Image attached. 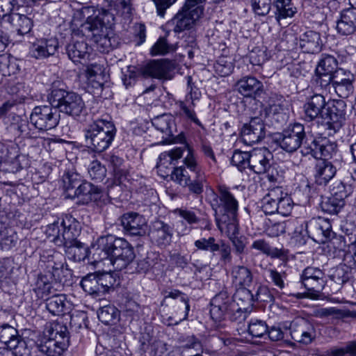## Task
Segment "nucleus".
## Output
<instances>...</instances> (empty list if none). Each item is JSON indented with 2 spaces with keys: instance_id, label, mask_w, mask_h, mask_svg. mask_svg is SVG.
<instances>
[{
  "instance_id": "1",
  "label": "nucleus",
  "mask_w": 356,
  "mask_h": 356,
  "mask_svg": "<svg viewBox=\"0 0 356 356\" xmlns=\"http://www.w3.org/2000/svg\"><path fill=\"white\" fill-rule=\"evenodd\" d=\"M92 249L95 262L108 260L116 270L126 268L135 258L134 248L129 243L113 235L99 238L96 247Z\"/></svg>"
},
{
  "instance_id": "2",
  "label": "nucleus",
  "mask_w": 356,
  "mask_h": 356,
  "mask_svg": "<svg viewBox=\"0 0 356 356\" xmlns=\"http://www.w3.org/2000/svg\"><path fill=\"white\" fill-rule=\"evenodd\" d=\"M116 128L111 118H99L90 124L84 131L86 144L95 152H102L111 145Z\"/></svg>"
},
{
  "instance_id": "3",
  "label": "nucleus",
  "mask_w": 356,
  "mask_h": 356,
  "mask_svg": "<svg viewBox=\"0 0 356 356\" xmlns=\"http://www.w3.org/2000/svg\"><path fill=\"white\" fill-rule=\"evenodd\" d=\"M50 104L59 112L77 119L86 114V107L81 96L63 88H53L48 96Z\"/></svg>"
},
{
  "instance_id": "4",
  "label": "nucleus",
  "mask_w": 356,
  "mask_h": 356,
  "mask_svg": "<svg viewBox=\"0 0 356 356\" xmlns=\"http://www.w3.org/2000/svg\"><path fill=\"white\" fill-rule=\"evenodd\" d=\"M46 234L56 245L66 248L79 241V224L75 218L66 216L60 222L58 220L49 225Z\"/></svg>"
},
{
  "instance_id": "5",
  "label": "nucleus",
  "mask_w": 356,
  "mask_h": 356,
  "mask_svg": "<svg viewBox=\"0 0 356 356\" xmlns=\"http://www.w3.org/2000/svg\"><path fill=\"white\" fill-rule=\"evenodd\" d=\"M209 202L216 217L225 215L233 218L235 215H238V202L230 188L224 185L219 186L217 191L212 193Z\"/></svg>"
},
{
  "instance_id": "6",
  "label": "nucleus",
  "mask_w": 356,
  "mask_h": 356,
  "mask_svg": "<svg viewBox=\"0 0 356 356\" xmlns=\"http://www.w3.org/2000/svg\"><path fill=\"white\" fill-rule=\"evenodd\" d=\"M261 204V210L266 215L277 213L287 216L291 213L293 207L291 198L278 187L270 189L262 198Z\"/></svg>"
},
{
  "instance_id": "7",
  "label": "nucleus",
  "mask_w": 356,
  "mask_h": 356,
  "mask_svg": "<svg viewBox=\"0 0 356 356\" xmlns=\"http://www.w3.org/2000/svg\"><path fill=\"white\" fill-rule=\"evenodd\" d=\"M300 279L307 292L297 293L293 296L298 299H318L326 283L324 273L318 268L309 266L302 271Z\"/></svg>"
},
{
  "instance_id": "8",
  "label": "nucleus",
  "mask_w": 356,
  "mask_h": 356,
  "mask_svg": "<svg viewBox=\"0 0 356 356\" xmlns=\"http://www.w3.org/2000/svg\"><path fill=\"white\" fill-rule=\"evenodd\" d=\"M306 137L304 125L300 123L290 124L275 138L277 144L289 153L296 152L300 147Z\"/></svg>"
},
{
  "instance_id": "9",
  "label": "nucleus",
  "mask_w": 356,
  "mask_h": 356,
  "mask_svg": "<svg viewBox=\"0 0 356 356\" xmlns=\"http://www.w3.org/2000/svg\"><path fill=\"white\" fill-rule=\"evenodd\" d=\"M59 120L60 115L51 104L35 106L30 115L31 123L40 131L54 129Z\"/></svg>"
},
{
  "instance_id": "10",
  "label": "nucleus",
  "mask_w": 356,
  "mask_h": 356,
  "mask_svg": "<svg viewBox=\"0 0 356 356\" xmlns=\"http://www.w3.org/2000/svg\"><path fill=\"white\" fill-rule=\"evenodd\" d=\"M289 330L291 338L304 345L312 343L317 337L315 325L303 318H297L291 321Z\"/></svg>"
},
{
  "instance_id": "11",
  "label": "nucleus",
  "mask_w": 356,
  "mask_h": 356,
  "mask_svg": "<svg viewBox=\"0 0 356 356\" xmlns=\"http://www.w3.org/2000/svg\"><path fill=\"white\" fill-rule=\"evenodd\" d=\"M346 104L342 100H336L327 110V118L323 125L327 135H334L343 127L346 120Z\"/></svg>"
},
{
  "instance_id": "12",
  "label": "nucleus",
  "mask_w": 356,
  "mask_h": 356,
  "mask_svg": "<svg viewBox=\"0 0 356 356\" xmlns=\"http://www.w3.org/2000/svg\"><path fill=\"white\" fill-rule=\"evenodd\" d=\"M120 223L125 234L130 236H142L147 232L145 218L136 212H127L120 217Z\"/></svg>"
},
{
  "instance_id": "13",
  "label": "nucleus",
  "mask_w": 356,
  "mask_h": 356,
  "mask_svg": "<svg viewBox=\"0 0 356 356\" xmlns=\"http://www.w3.org/2000/svg\"><path fill=\"white\" fill-rule=\"evenodd\" d=\"M307 224L309 236L316 242L325 243L334 236L330 222L324 218H312Z\"/></svg>"
},
{
  "instance_id": "14",
  "label": "nucleus",
  "mask_w": 356,
  "mask_h": 356,
  "mask_svg": "<svg viewBox=\"0 0 356 356\" xmlns=\"http://www.w3.org/2000/svg\"><path fill=\"white\" fill-rule=\"evenodd\" d=\"M202 14L200 9L185 8L182 7L177 15L168 23V26H173L175 33H181L190 29L193 24L201 17Z\"/></svg>"
},
{
  "instance_id": "15",
  "label": "nucleus",
  "mask_w": 356,
  "mask_h": 356,
  "mask_svg": "<svg viewBox=\"0 0 356 356\" xmlns=\"http://www.w3.org/2000/svg\"><path fill=\"white\" fill-rule=\"evenodd\" d=\"M244 143L252 145L261 141L265 137V126L259 118H254L248 123L244 124L241 131Z\"/></svg>"
},
{
  "instance_id": "16",
  "label": "nucleus",
  "mask_w": 356,
  "mask_h": 356,
  "mask_svg": "<svg viewBox=\"0 0 356 356\" xmlns=\"http://www.w3.org/2000/svg\"><path fill=\"white\" fill-rule=\"evenodd\" d=\"M111 187V185L108 184L107 195H104L102 188L98 186H95L92 183L85 181L79 184L76 188L74 195L79 198L83 204H88L90 202H105Z\"/></svg>"
},
{
  "instance_id": "17",
  "label": "nucleus",
  "mask_w": 356,
  "mask_h": 356,
  "mask_svg": "<svg viewBox=\"0 0 356 356\" xmlns=\"http://www.w3.org/2000/svg\"><path fill=\"white\" fill-rule=\"evenodd\" d=\"M273 154L266 148H261L251 151L249 161V170L255 174H264L270 169Z\"/></svg>"
},
{
  "instance_id": "18",
  "label": "nucleus",
  "mask_w": 356,
  "mask_h": 356,
  "mask_svg": "<svg viewBox=\"0 0 356 356\" xmlns=\"http://www.w3.org/2000/svg\"><path fill=\"white\" fill-rule=\"evenodd\" d=\"M234 87L235 90L244 97L255 99L264 92L263 83L251 75L242 76L236 82Z\"/></svg>"
},
{
  "instance_id": "19",
  "label": "nucleus",
  "mask_w": 356,
  "mask_h": 356,
  "mask_svg": "<svg viewBox=\"0 0 356 356\" xmlns=\"http://www.w3.org/2000/svg\"><path fill=\"white\" fill-rule=\"evenodd\" d=\"M171 62L167 60H153L141 68V74L145 77L170 80L172 79Z\"/></svg>"
},
{
  "instance_id": "20",
  "label": "nucleus",
  "mask_w": 356,
  "mask_h": 356,
  "mask_svg": "<svg viewBox=\"0 0 356 356\" xmlns=\"http://www.w3.org/2000/svg\"><path fill=\"white\" fill-rule=\"evenodd\" d=\"M36 348L47 356H60L68 347L66 342L57 339L48 337L46 334L41 335L37 332Z\"/></svg>"
},
{
  "instance_id": "21",
  "label": "nucleus",
  "mask_w": 356,
  "mask_h": 356,
  "mask_svg": "<svg viewBox=\"0 0 356 356\" xmlns=\"http://www.w3.org/2000/svg\"><path fill=\"white\" fill-rule=\"evenodd\" d=\"M68 58L74 63L84 64L90 56V48L83 39L72 38L65 47Z\"/></svg>"
},
{
  "instance_id": "22",
  "label": "nucleus",
  "mask_w": 356,
  "mask_h": 356,
  "mask_svg": "<svg viewBox=\"0 0 356 356\" xmlns=\"http://www.w3.org/2000/svg\"><path fill=\"white\" fill-rule=\"evenodd\" d=\"M151 238L158 246L165 248L172 241L173 228L161 220H155L151 228Z\"/></svg>"
},
{
  "instance_id": "23",
  "label": "nucleus",
  "mask_w": 356,
  "mask_h": 356,
  "mask_svg": "<svg viewBox=\"0 0 356 356\" xmlns=\"http://www.w3.org/2000/svg\"><path fill=\"white\" fill-rule=\"evenodd\" d=\"M184 152L182 147H176L170 151L164 152L159 155L156 164L158 172L162 177H168L173 170L175 162L181 158Z\"/></svg>"
},
{
  "instance_id": "24",
  "label": "nucleus",
  "mask_w": 356,
  "mask_h": 356,
  "mask_svg": "<svg viewBox=\"0 0 356 356\" xmlns=\"http://www.w3.org/2000/svg\"><path fill=\"white\" fill-rule=\"evenodd\" d=\"M326 106L325 97L321 94H315L307 99L304 104V119L311 122L322 115Z\"/></svg>"
},
{
  "instance_id": "25",
  "label": "nucleus",
  "mask_w": 356,
  "mask_h": 356,
  "mask_svg": "<svg viewBox=\"0 0 356 356\" xmlns=\"http://www.w3.org/2000/svg\"><path fill=\"white\" fill-rule=\"evenodd\" d=\"M337 30L343 35H350L356 32V7L351 6L341 11L337 22Z\"/></svg>"
},
{
  "instance_id": "26",
  "label": "nucleus",
  "mask_w": 356,
  "mask_h": 356,
  "mask_svg": "<svg viewBox=\"0 0 356 356\" xmlns=\"http://www.w3.org/2000/svg\"><path fill=\"white\" fill-rule=\"evenodd\" d=\"M58 47V42L56 38L42 39L33 43L31 49V55L36 59H42L54 55Z\"/></svg>"
},
{
  "instance_id": "27",
  "label": "nucleus",
  "mask_w": 356,
  "mask_h": 356,
  "mask_svg": "<svg viewBox=\"0 0 356 356\" xmlns=\"http://www.w3.org/2000/svg\"><path fill=\"white\" fill-rule=\"evenodd\" d=\"M314 170L315 181L318 185H326L337 172L336 167L326 159L318 160Z\"/></svg>"
},
{
  "instance_id": "28",
  "label": "nucleus",
  "mask_w": 356,
  "mask_h": 356,
  "mask_svg": "<svg viewBox=\"0 0 356 356\" xmlns=\"http://www.w3.org/2000/svg\"><path fill=\"white\" fill-rule=\"evenodd\" d=\"M299 46L303 52L316 54L321 50L322 40L318 33L307 31L300 36Z\"/></svg>"
},
{
  "instance_id": "29",
  "label": "nucleus",
  "mask_w": 356,
  "mask_h": 356,
  "mask_svg": "<svg viewBox=\"0 0 356 356\" xmlns=\"http://www.w3.org/2000/svg\"><path fill=\"white\" fill-rule=\"evenodd\" d=\"M229 304L226 291H221L215 296L211 302L210 314L211 318L215 321L222 319L229 312Z\"/></svg>"
},
{
  "instance_id": "30",
  "label": "nucleus",
  "mask_w": 356,
  "mask_h": 356,
  "mask_svg": "<svg viewBox=\"0 0 356 356\" xmlns=\"http://www.w3.org/2000/svg\"><path fill=\"white\" fill-rule=\"evenodd\" d=\"M232 284L236 288L249 287L253 281L252 270L247 266L236 265L231 270Z\"/></svg>"
},
{
  "instance_id": "31",
  "label": "nucleus",
  "mask_w": 356,
  "mask_h": 356,
  "mask_svg": "<svg viewBox=\"0 0 356 356\" xmlns=\"http://www.w3.org/2000/svg\"><path fill=\"white\" fill-rule=\"evenodd\" d=\"M289 223H291L289 230L293 229V231L289 233L292 243L299 246L305 245L308 238H310L307 221L295 219L290 220Z\"/></svg>"
},
{
  "instance_id": "32",
  "label": "nucleus",
  "mask_w": 356,
  "mask_h": 356,
  "mask_svg": "<svg viewBox=\"0 0 356 356\" xmlns=\"http://www.w3.org/2000/svg\"><path fill=\"white\" fill-rule=\"evenodd\" d=\"M37 332H33L30 333L29 337L23 339L21 337L17 340L15 347H10L9 350H11L13 356H31L32 349L36 348Z\"/></svg>"
},
{
  "instance_id": "33",
  "label": "nucleus",
  "mask_w": 356,
  "mask_h": 356,
  "mask_svg": "<svg viewBox=\"0 0 356 356\" xmlns=\"http://www.w3.org/2000/svg\"><path fill=\"white\" fill-rule=\"evenodd\" d=\"M291 1L273 0L272 6L274 9V17L277 22H280L282 19L293 17L297 13V9Z\"/></svg>"
},
{
  "instance_id": "34",
  "label": "nucleus",
  "mask_w": 356,
  "mask_h": 356,
  "mask_svg": "<svg viewBox=\"0 0 356 356\" xmlns=\"http://www.w3.org/2000/svg\"><path fill=\"white\" fill-rule=\"evenodd\" d=\"M67 298L64 294H56L46 298V308L54 316H63L67 312Z\"/></svg>"
},
{
  "instance_id": "35",
  "label": "nucleus",
  "mask_w": 356,
  "mask_h": 356,
  "mask_svg": "<svg viewBox=\"0 0 356 356\" xmlns=\"http://www.w3.org/2000/svg\"><path fill=\"white\" fill-rule=\"evenodd\" d=\"M227 299L229 303L234 302L238 307H243V309L251 310V308L255 301L254 296L248 287L237 288L232 298L229 297Z\"/></svg>"
},
{
  "instance_id": "36",
  "label": "nucleus",
  "mask_w": 356,
  "mask_h": 356,
  "mask_svg": "<svg viewBox=\"0 0 356 356\" xmlns=\"http://www.w3.org/2000/svg\"><path fill=\"white\" fill-rule=\"evenodd\" d=\"M7 22L12 25L18 34L22 35L29 33L33 25L31 19L17 13L9 15Z\"/></svg>"
},
{
  "instance_id": "37",
  "label": "nucleus",
  "mask_w": 356,
  "mask_h": 356,
  "mask_svg": "<svg viewBox=\"0 0 356 356\" xmlns=\"http://www.w3.org/2000/svg\"><path fill=\"white\" fill-rule=\"evenodd\" d=\"M107 29V26L98 16L88 17L86 22L81 26V31L91 38L100 33L105 32Z\"/></svg>"
},
{
  "instance_id": "38",
  "label": "nucleus",
  "mask_w": 356,
  "mask_h": 356,
  "mask_svg": "<svg viewBox=\"0 0 356 356\" xmlns=\"http://www.w3.org/2000/svg\"><path fill=\"white\" fill-rule=\"evenodd\" d=\"M106 160L108 163L109 167L113 169L115 180V184H120L124 179H126V171L123 168V159L115 154H108Z\"/></svg>"
},
{
  "instance_id": "39",
  "label": "nucleus",
  "mask_w": 356,
  "mask_h": 356,
  "mask_svg": "<svg viewBox=\"0 0 356 356\" xmlns=\"http://www.w3.org/2000/svg\"><path fill=\"white\" fill-rule=\"evenodd\" d=\"M92 40L95 43L97 49L102 53H108L116 46V39L110 35L108 29L96 35Z\"/></svg>"
},
{
  "instance_id": "40",
  "label": "nucleus",
  "mask_w": 356,
  "mask_h": 356,
  "mask_svg": "<svg viewBox=\"0 0 356 356\" xmlns=\"http://www.w3.org/2000/svg\"><path fill=\"white\" fill-rule=\"evenodd\" d=\"M152 124L155 129L165 134L166 136L173 134L175 120L171 115L165 113L156 116L152 120Z\"/></svg>"
},
{
  "instance_id": "41",
  "label": "nucleus",
  "mask_w": 356,
  "mask_h": 356,
  "mask_svg": "<svg viewBox=\"0 0 356 356\" xmlns=\"http://www.w3.org/2000/svg\"><path fill=\"white\" fill-rule=\"evenodd\" d=\"M20 337L14 327L8 324H3L0 327V341L4 343L8 349L10 347H15Z\"/></svg>"
},
{
  "instance_id": "42",
  "label": "nucleus",
  "mask_w": 356,
  "mask_h": 356,
  "mask_svg": "<svg viewBox=\"0 0 356 356\" xmlns=\"http://www.w3.org/2000/svg\"><path fill=\"white\" fill-rule=\"evenodd\" d=\"M81 286L86 293L94 298L102 296L97 274L86 275L81 280Z\"/></svg>"
},
{
  "instance_id": "43",
  "label": "nucleus",
  "mask_w": 356,
  "mask_h": 356,
  "mask_svg": "<svg viewBox=\"0 0 356 356\" xmlns=\"http://www.w3.org/2000/svg\"><path fill=\"white\" fill-rule=\"evenodd\" d=\"M46 335L52 339H57L60 341L66 342V345H69V332L66 325L58 322L51 323L47 327L44 332Z\"/></svg>"
},
{
  "instance_id": "44",
  "label": "nucleus",
  "mask_w": 356,
  "mask_h": 356,
  "mask_svg": "<svg viewBox=\"0 0 356 356\" xmlns=\"http://www.w3.org/2000/svg\"><path fill=\"white\" fill-rule=\"evenodd\" d=\"M65 248L68 258L74 261H83L88 257V248L84 243L80 241H77L74 244H72V245Z\"/></svg>"
},
{
  "instance_id": "45",
  "label": "nucleus",
  "mask_w": 356,
  "mask_h": 356,
  "mask_svg": "<svg viewBox=\"0 0 356 356\" xmlns=\"http://www.w3.org/2000/svg\"><path fill=\"white\" fill-rule=\"evenodd\" d=\"M348 264H339L330 271V277L335 283L342 285L346 283L351 277V268Z\"/></svg>"
},
{
  "instance_id": "46",
  "label": "nucleus",
  "mask_w": 356,
  "mask_h": 356,
  "mask_svg": "<svg viewBox=\"0 0 356 356\" xmlns=\"http://www.w3.org/2000/svg\"><path fill=\"white\" fill-rule=\"evenodd\" d=\"M99 320L105 325L115 323L120 317L119 310L113 305H106L97 313Z\"/></svg>"
},
{
  "instance_id": "47",
  "label": "nucleus",
  "mask_w": 356,
  "mask_h": 356,
  "mask_svg": "<svg viewBox=\"0 0 356 356\" xmlns=\"http://www.w3.org/2000/svg\"><path fill=\"white\" fill-rule=\"evenodd\" d=\"M237 216L235 215L234 218L222 215L220 217H216L218 226L220 229H226L227 236L231 238V236H236L238 233V222Z\"/></svg>"
},
{
  "instance_id": "48",
  "label": "nucleus",
  "mask_w": 356,
  "mask_h": 356,
  "mask_svg": "<svg viewBox=\"0 0 356 356\" xmlns=\"http://www.w3.org/2000/svg\"><path fill=\"white\" fill-rule=\"evenodd\" d=\"M19 70V65L14 57L7 54L0 55V72L3 76L15 74Z\"/></svg>"
},
{
  "instance_id": "49",
  "label": "nucleus",
  "mask_w": 356,
  "mask_h": 356,
  "mask_svg": "<svg viewBox=\"0 0 356 356\" xmlns=\"http://www.w3.org/2000/svg\"><path fill=\"white\" fill-rule=\"evenodd\" d=\"M344 205L345 202L330 196L323 199L321 203V208L325 213L335 215L340 212Z\"/></svg>"
},
{
  "instance_id": "50",
  "label": "nucleus",
  "mask_w": 356,
  "mask_h": 356,
  "mask_svg": "<svg viewBox=\"0 0 356 356\" xmlns=\"http://www.w3.org/2000/svg\"><path fill=\"white\" fill-rule=\"evenodd\" d=\"M206 181L204 173L199 172L197 175H195L194 177L188 179L187 184H185L184 186H187L190 193L197 196L203 193Z\"/></svg>"
},
{
  "instance_id": "51",
  "label": "nucleus",
  "mask_w": 356,
  "mask_h": 356,
  "mask_svg": "<svg viewBox=\"0 0 356 356\" xmlns=\"http://www.w3.org/2000/svg\"><path fill=\"white\" fill-rule=\"evenodd\" d=\"M106 168L100 161L94 160L88 167L90 178L96 183L102 182L106 176Z\"/></svg>"
},
{
  "instance_id": "52",
  "label": "nucleus",
  "mask_w": 356,
  "mask_h": 356,
  "mask_svg": "<svg viewBox=\"0 0 356 356\" xmlns=\"http://www.w3.org/2000/svg\"><path fill=\"white\" fill-rule=\"evenodd\" d=\"M316 69L324 72L334 74L338 67V61L337 58L329 54H323L321 58L318 62Z\"/></svg>"
},
{
  "instance_id": "53",
  "label": "nucleus",
  "mask_w": 356,
  "mask_h": 356,
  "mask_svg": "<svg viewBox=\"0 0 356 356\" xmlns=\"http://www.w3.org/2000/svg\"><path fill=\"white\" fill-rule=\"evenodd\" d=\"M220 239H217L213 236L208 238H201L194 242L195 247L202 251L209 252L213 257L216 255V248L220 243Z\"/></svg>"
},
{
  "instance_id": "54",
  "label": "nucleus",
  "mask_w": 356,
  "mask_h": 356,
  "mask_svg": "<svg viewBox=\"0 0 356 356\" xmlns=\"http://www.w3.org/2000/svg\"><path fill=\"white\" fill-rule=\"evenodd\" d=\"M319 145V153L317 159H323L322 158L327 159L331 158L336 152L337 145L335 142H332L326 137H321V143Z\"/></svg>"
},
{
  "instance_id": "55",
  "label": "nucleus",
  "mask_w": 356,
  "mask_h": 356,
  "mask_svg": "<svg viewBox=\"0 0 356 356\" xmlns=\"http://www.w3.org/2000/svg\"><path fill=\"white\" fill-rule=\"evenodd\" d=\"M353 192L350 185H345L342 181H338L333 184L330 189L331 196L345 202V198L348 197Z\"/></svg>"
},
{
  "instance_id": "56",
  "label": "nucleus",
  "mask_w": 356,
  "mask_h": 356,
  "mask_svg": "<svg viewBox=\"0 0 356 356\" xmlns=\"http://www.w3.org/2000/svg\"><path fill=\"white\" fill-rule=\"evenodd\" d=\"M250 154L251 152H242L238 149L235 150L232 157V163L236 166L241 172L246 168L249 169Z\"/></svg>"
},
{
  "instance_id": "57",
  "label": "nucleus",
  "mask_w": 356,
  "mask_h": 356,
  "mask_svg": "<svg viewBox=\"0 0 356 356\" xmlns=\"http://www.w3.org/2000/svg\"><path fill=\"white\" fill-rule=\"evenodd\" d=\"M321 143V137L318 138H305L302 142L301 153L304 156L312 155L314 158L317 159L319 153V145Z\"/></svg>"
},
{
  "instance_id": "58",
  "label": "nucleus",
  "mask_w": 356,
  "mask_h": 356,
  "mask_svg": "<svg viewBox=\"0 0 356 356\" xmlns=\"http://www.w3.org/2000/svg\"><path fill=\"white\" fill-rule=\"evenodd\" d=\"M248 333L253 337H262L268 332L266 321L259 319H252L248 323Z\"/></svg>"
},
{
  "instance_id": "59",
  "label": "nucleus",
  "mask_w": 356,
  "mask_h": 356,
  "mask_svg": "<svg viewBox=\"0 0 356 356\" xmlns=\"http://www.w3.org/2000/svg\"><path fill=\"white\" fill-rule=\"evenodd\" d=\"M97 276H98V281L102 295L108 292L110 289L113 288L116 279L113 273L110 272H103L97 274Z\"/></svg>"
},
{
  "instance_id": "60",
  "label": "nucleus",
  "mask_w": 356,
  "mask_h": 356,
  "mask_svg": "<svg viewBox=\"0 0 356 356\" xmlns=\"http://www.w3.org/2000/svg\"><path fill=\"white\" fill-rule=\"evenodd\" d=\"M229 309L227 313L232 321H236L238 323H243L248 317L251 310L243 309V307H238L234 302L229 304Z\"/></svg>"
},
{
  "instance_id": "61",
  "label": "nucleus",
  "mask_w": 356,
  "mask_h": 356,
  "mask_svg": "<svg viewBox=\"0 0 356 356\" xmlns=\"http://www.w3.org/2000/svg\"><path fill=\"white\" fill-rule=\"evenodd\" d=\"M333 74L324 72L315 69L314 81L316 86L322 89H330L332 87Z\"/></svg>"
},
{
  "instance_id": "62",
  "label": "nucleus",
  "mask_w": 356,
  "mask_h": 356,
  "mask_svg": "<svg viewBox=\"0 0 356 356\" xmlns=\"http://www.w3.org/2000/svg\"><path fill=\"white\" fill-rule=\"evenodd\" d=\"M219 255V261L223 265L231 264L232 261V249L230 245L223 240H220V243L216 248V253Z\"/></svg>"
},
{
  "instance_id": "63",
  "label": "nucleus",
  "mask_w": 356,
  "mask_h": 356,
  "mask_svg": "<svg viewBox=\"0 0 356 356\" xmlns=\"http://www.w3.org/2000/svg\"><path fill=\"white\" fill-rule=\"evenodd\" d=\"M181 147L184 149V151L185 149L188 151V154L184 160V164L187 168L195 175H197L199 172H203L196 161L193 149L188 144H184Z\"/></svg>"
},
{
  "instance_id": "64",
  "label": "nucleus",
  "mask_w": 356,
  "mask_h": 356,
  "mask_svg": "<svg viewBox=\"0 0 356 356\" xmlns=\"http://www.w3.org/2000/svg\"><path fill=\"white\" fill-rule=\"evenodd\" d=\"M254 13L260 16H265L269 13L273 6L271 0H251Z\"/></svg>"
}]
</instances>
